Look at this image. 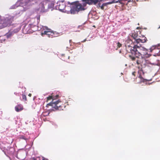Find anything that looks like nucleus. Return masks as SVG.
I'll return each mask as SVG.
<instances>
[{
	"label": "nucleus",
	"instance_id": "nucleus-1",
	"mask_svg": "<svg viewBox=\"0 0 160 160\" xmlns=\"http://www.w3.org/2000/svg\"><path fill=\"white\" fill-rule=\"evenodd\" d=\"M126 42L127 43L125 45L126 51L127 53L131 54L129 55L130 59L137 65L145 67L147 65V61L145 58H149L151 56L148 53V50L132 44L133 42L130 39H128Z\"/></svg>",
	"mask_w": 160,
	"mask_h": 160
},
{
	"label": "nucleus",
	"instance_id": "nucleus-2",
	"mask_svg": "<svg viewBox=\"0 0 160 160\" xmlns=\"http://www.w3.org/2000/svg\"><path fill=\"white\" fill-rule=\"evenodd\" d=\"M97 1V0L93 1V0H82L81 1H77L72 2L70 3V13L71 14L78 13L80 11L85 10L87 4H96Z\"/></svg>",
	"mask_w": 160,
	"mask_h": 160
},
{
	"label": "nucleus",
	"instance_id": "nucleus-3",
	"mask_svg": "<svg viewBox=\"0 0 160 160\" xmlns=\"http://www.w3.org/2000/svg\"><path fill=\"white\" fill-rule=\"evenodd\" d=\"M61 102L59 100L57 101H53L52 102H50L47 104L46 107H48L49 106H51L53 108L56 110H60L62 108V106L60 105L59 103Z\"/></svg>",
	"mask_w": 160,
	"mask_h": 160
},
{
	"label": "nucleus",
	"instance_id": "nucleus-4",
	"mask_svg": "<svg viewBox=\"0 0 160 160\" xmlns=\"http://www.w3.org/2000/svg\"><path fill=\"white\" fill-rule=\"evenodd\" d=\"M160 45L158 44L152 46L150 48V51L154 56H160Z\"/></svg>",
	"mask_w": 160,
	"mask_h": 160
},
{
	"label": "nucleus",
	"instance_id": "nucleus-5",
	"mask_svg": "<svg viewBox=\"0 0 160 160\" xmlns=\"http://www.w3.org/2000/svg\"><path fill=\"white\" fill-rule=\"evenodd\" d=\"M13 21V17L12 16H9L6 18L4 20L2 23L3 27L9 26L11 25Z\"/></svg>",
	"mask_w": 160,
	"mask_h": 160
},
{
	"label": "nucleus",
	"instance_id": "nucleus-6",
	"mask_svg": "<svg viewBox=\"0 0 160 160\" xmlns=\"http://www.w3.org/2000/svg\"><path fill=\"white\" fill-rule=\"evenodd\" d=\"M66 5L64 1H58L57 3V5L55 6L56 9L59 10L60 11L64 12Z\"/></svg>",
	"mask_w": 160,
	"mask_h": 160
},
{
	"label": "nucleus",
	"instance_id": "nucleus-7",
	"mask_svg": "<svg viewBox=\"0 0 160 160\" xmlns=\"http://www.w3.org/2000/svg\"><path fill=\"white\" fill-rule=\"evenodd\" d=\"M42 35H46L49 38H52L54 37V33L52 31H51V30L48 29H46V30L42 31L41 33Z\"/></svg>",
	"mask_w": 160,
	"mask_h": 160
},
{
	"label": "nucleus",
	"instance_id": "nucleus-8",
	"mask_svg": "<svg viewBox=\"0 0 160 160\" xmlns=\"http://www.w3.org/2000/svg\"><path fill=\"white\" fill-rule=\"evenodd\" d=\"M147 41V38L146 37L143 36L142 39L138 38L136 40V43H138L140 42L144 43L146 42Z\"/></svg>",
	"mask_w": 160,
	"mask_h": 160
},
{
	"label": "nucleus",
	"instance_id": "nucleus-9",
	"mask_svg": "<svg viewBox=\"0 0 160 160\" xmlns=\"http://www.w3.org/2000/svg\"><path fill=\"white\" fill-rule=\"evenodd\" d=\"M20 29L21 28L19 26V27H18L17 28H13L11 29L10 30L14 34L18 32L20 30Z\"/></svg>",
	"mask_w": 160,
	"mask_h": 160
},
{
	"label": "nucleus",
	"instance_id": "nucleus-10",
	"mask_svg": "<svg viewBox=\"0 0 160 160\" xmlns=\"http://www.w3.org/2000/svg\"><path fill=\"white\" fill-rule=\"evenodd\" d=\"M130 36H131V37L134 39L135 41L134 42V43H135V42H136V40L138 39L137 38L138 36V33L134 32L133 33H131V35L130 34Z\"/></svg>",
	"mask_w": 160,
	"mask_h": 160
},
{
	"label": "nucleus",
	"instance_id": "nucleus-11",
	"mask_svg": "<svg viewBox=\"0 0 160 160\" xmlns=\"http://www.w3.org/2000/svg\"><path fill=\"white\" fill-rule=\"evenodd\" d=\"M15 110L17 112H19L22 110L23 108V106L21 104L18 105L15 108Z\"/></svg>",
	"mask_w": 160,
	"mask_h": 160
},
{
	"label": "nucleus",
	"instance_id": "nucleus-12",
	"mask_svg": "<svg viewBox=\"0 0 160 160\" xmlns=\"http://www.w3.org/2000/svg\"><path fill=\"white\" fill-rule=\"evenodd\" d=\"M109 4V3H103L101 6V3L100 2L98 4L97 7L98 8H100L101 9L103 10L104 9V7L106 6L108 4Z\"/></svg>",
	"mask_w": 160,
	"mask_h": 160
},
{
	"label": "nucleus",
	"instance_id": "nucleus-13",
	"mask_svg": "<svg viewBox=\"0 0 160 160\" xmlns=\"http://www.w3.org/2000/svg\"><path fill=\"white\" fill-rule=\"evenodd\" d=\"M13 35V33L10 30L8 32L5 34V36H6L7 38H11Z\"/></svg>",
	"mask_w": 160,
	"mask_h": 160
},
{
	"label": "nucleus",
	"instance_id": "nucleus-14",
	"mask_svg": "<svg viewBox=\"0 0 160 160\" xmlns=\"http://www.w3.org/2000/svg\"><path fill=\"white\" fill-rule=\"evenodd\" d=\"M39 10H40L41 12H44V11L45 8L43 3L41 2L39 4Z\"/></svg>",
	"mask_w": 160,
	"mask_h": 160
},
{
	"label": "nucleus",
	"instance_id": "nucleus-15",
	"mask_svg": "<svg viewBox=\"0 0 160 160\" xmlns=\"http://www.w3.org/2000/svg\"><path fill=\"white\" fill-rule=\"evenodd\" d=\"M52 100V101L51 102H52L53 101H55V97H53V96H49L47 98V100L46 101L47 102H48L49 100Z\"/></svg>",
	"mask_w": 160,
	"mask_h": 160
},
{
	"label": "nucleus",
	"instance_id": "nucleus-16",
	"mask_svg": "<svg viewBox=\"0 0 160 160\" xmlns=\"http://www.w3.org/2000/svg\"><path fill=\"white\" fill-rule=\"evenodd\" d=\"M22 99L23 100H24V101H27L26 96L25 95L22 94Z\"/></svg>",
	"mask_w": 160,
	"mask_h": 160
},
{
	"label": "nucleus",
	"instance_id": "nucleus-17",
	"mask_svg": "<svg viewBox=\"0 0 160 160\" xmlns=\"http://www.w3.org/2000/svg\"><path fill=\"white\" fill-rule=\"evenodd\" d=\"M36 26V25H33L32 24H29L28 25V27L29 28H32Z\"/></svg>",
	"mask_w": 160,
	"mask_h": 160
},
{
	"label": "nucleus",
	"instance_id": "nucleus-18",
	"mask_svg": "<svg viewBox=\"0 0 160 160\" xmlns=\"http://www.w3.org/2000/svg\"><path fill=\"white\" fill-rule=\"evenodd\" d=\"M117 44V48H119L122 46V44H121L119 42H118Z\"/></svg>",
	"mask_w": 160,
	"mask_h": 160
},
{
	"label": "nucleus",
	"instance_id": "nucleus-19",
	"mask_svg": "<svg viewBox=\"0 0 160 160\" xmlns=\"http://www.w3.org/2000/svg\"><path fill=\"white\" fill-rule=\"evenodd\" d=\"M54 6V4L53 3H51L50 6H49V5H48V7L49 8H52Z\"/></svg>",
	"mask_w": 160,
	"mask_h": 160
},
{
	"label": "nucleus",
	"instance_id": "nucleus-20",
	"mask_svg": "<svg viewBox=\"0 0 160 160\" xmlns=\"http://www.w3.org/2000/svg\"><path fill=\"white\" fill-rule=\"evenodd\" d=\"M50 113V112H48L47 114H46V112H43L42 113V115H43L44 116H46L49 115Z\"/></svg>",
	"mask_w": 160,
	"mask_h": 160
},
{
	"label": "nucleus",
	"instance_id": "nucleus-21",
	"mask_svg": "<svg viewBox=\"0 0 160 160\" xmlns=\"http://www.w3.org/2000/svg\"><path fill=\"white\" fill-rule=\"evenodd\" d=\"M53 97H55V100L56 99H57L59 97V95H57L55 96H53Z\"/></svg>",
	"mask_w": 160,
	"mask_h": 160
},
{
	"label": "nucleus",
	"instance_id": "nucleus-22",
	"mask_svg": "<svg viewBox=\"0 0 160 160\" xmlns=\"http://www.w3.org/2000/svg\"><path fill=\"white\" fill-rule=\"evenodd\" d=\"M128 1V0H118V2H120L121 3H122V1Z\"/></svg>",
	"mask_w": 160,
	"mask_h": 160
},
{
	"label": "nucleus",
	"instance_id": "nucleus-23",
	"mask_svg": "<svg viewBox=\"0 0 160 160\" xmlns=\"http://www.w3.org/2000/svg\"><path fill=\"white\" fill-rule=\"evenodd\" d=\"M42 160H48L47 158L44 157H42Z\"/></svg>",
	"mask_w": 160,
	"mask_h": 160
},
{
	"label": "nucleus",
	"instance_id": "nucleus-24",
	"mask_svg": "<svg viewBox=\"0 0 160 160\" xmlns=\"http://www.w3.org/2000/svg\"><path fill=\"white\" fill-rule=\"evenodd\" d=\"M30 160H36V159L35 158H31Z\"/></svg>",
	"mask_w": 160,
	"mask_h": 160
},
{
	"label": "nucleus",
	"instance_id": "nucleus-25",
	"mask_svg": "<svg viewBox=\"0 0 160 160\" xmlns=\"http://www.w3.org/2000/svg\"><path fill=\"white\" fill-rule=\"evenodd\" d=\"M136 72H132V74L134 75V76H135V73H136Z\"/></svg>",
	"mask_w": 160,
	"mask_h": 160
},
{
	"label": "nucleus",
	"instance_id": "nucleus-26",
	"mask_svg": "<svg viewBox=\"0 0 160 160\" xmlns=\"http://www.w3.org/2000/svg\"><path fill=\"white\" fill-rule=\"evenodd\" d=\"M139 78H142V76L141 75H140L139 76V77H138Z\"/></svg>",
	"mask_w": 160,
	"mask_h": 160
},
{
	"label": "nucleus",
	"instance_id": "nucleus-27",
	"mask_svg": "<svg viewBox=\"0 0 160 160\" xmlns=\"http://www.w3.org/2000/svg\"><path fill=\"white\" fill-rule=\"evenodd\" d=\"M28 96L29 97H31V96H32V94H31V93H29V94H28Z\"/></svg>",
	"mask_w": 160,
	"mask_h": 160
},
{
	"label": "nucleus",
	"instance_id": "nucleus-28",
	"mask_svg": "<svg viewBox=\"0 0 160 160\" xmlns=\"http://www.w3.org/2000/svg\"><path fill=\"white\" fill-rule=\"evenodd\" d=\"M46 1H48V2H49L50 1V0H45Z\"/></svg>",
	"mask_w": 160,
	"mask_h": 160
},
{
	"label": "nucleus",
	"instance_id": "nucleus-29",
	"mask_svg": "<svg viewBox=\"0 0 160 160\" xmlns=\"http://www.w3.org/2000/svg\"><path fill=\"white\" fill-rule=\"evenodd\" d=\"M131 1V0H128V2H130Z\"/></svg>",
	"mask_w": 160,
	"mask_h": 160
},
{
	"label": "nucleus",
	"instance_id": "nucleus-30",
	"mask_svg": "<svg viewBox=\"0 0 160 160\" xmlns=\"http://www.w3.org/2000/svg\"><path fill=\"white\" fill-rule=\"evenodd\" d=\"M68 58L69 59V56H68Z\"/></svg>",
	"mask_w": 160,
	"mask_h": 160
},
{
	"label": "nucleus",
	"instance_id": "nucleus-31",
	"mask_svg": "<svg viewBox=\"0 0 160 160\" xmlns=\"http://www.w3.org/2000/svg\"><path fill=\"white\" fill-rule=\"evenodd\" d=\"M147 80L146 79H145V81Z\"/></svg>",
	"mask_w": 160,
	"mask_h": 160
}]
</instances>
